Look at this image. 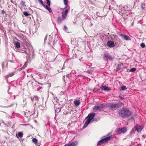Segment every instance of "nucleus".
I'll return each mask as SVG.
<instances>
[{"instance_id": "33", "label": "nucleus", "mask_w": 146, "mask_h": 146, "mask_svg": "<svg viewBox=\"0 0 146 146\" xmlns=\"http://www.w3.org/2000/svg\"><path fill=\"white\" fill-rule=\"evenodd\" d=\"M102 143H103V142L101 139L98 141V143L97 145H101V144H102Z\"/></svg>"}, {"instance_id": "38", "label": "nucleus", "mask_w": 146, "mask_h": 146, "mask_svg": "<svg viewBox=\"0 0 146 146\" xmlns=\"http://www.w3.org/2000/svg\"><path fill=\"white\" fill-rule=\"evenodd\" d=\"M134 133V131L133 130V129H132L131 131L130 132V135H132V134Z\"/></svg>"}, {"instance_id": "39", "label": "nucleus", "mask_w": 146, "mask_h": 146, "mask_svg": "<svg viewBox=\"0 0 146 146\" xmlns=\"http://www.w3.org/2000/svg\"><path fill=\"white\" fill-rule=\"evenodd\" d=\"M99 15V12H97L96 13V15L99 17H102V16H100Z\"/></svg>"}, {"instance_id": "21", "label": "nucleus", "mask_w": 146, "mask_h": 146, "mask_svg": "<svg viewBox=\"0 0 146 146\" xmlns=\"http://www.w3.org/2000/svg\"><path fill=\"white\" fill-rule=\"evenodd\" d=\"M15 46L17 48H20V43L19 42H17L15 44Z\"/></svg>"}, {"instance_id": "44", "label": "nucleus", "mask_w": 146, "mask_h": 146, "mask_svg": "<svg viewBox=\"0 0 146 146\" xmlns=\"http://www.w3.org/2000/svg\"><path fill=\"white\" fill-rule=\"evenodd\" d=\"M46 40H47V36H46V37H45V38H44V43H45L46 41Z\"/></svg>"}, {"instance_id": "23", "label": "nucleus", "mask_w": 146, "mask_h": 146, "mask_svg": "<svg viewBox=\"0 0 146 146\" xmlns=\"http://www.w3.org/2000/svg\"><path fill=\"white\" fill-rule=\"evenodd\" d=\"M55 111L56 112L58 113L61 111V109L60 108H57L55 109Z\"/></svg>"}, {"instance_id": "32", "label": "nucleus", "mask_w": 146, "mask_h": 146, "mask_svg": "<svg viewBox=\"0 0 146 146\" xmlns=\"http://www.w3.org/2000/svg\"><path fill=\"white\" fill-rule=\"evenodd\" d=\"M100 90V89H98L96 88H94V89L93 91L94 92H97L99 91Z\"/></svg>"}, {"instance_id": "15", "label": "nucleus", "mask_w": 146, "mask_h": 146, "mask_svg": "<svg viewBox=\"0 0 146 146\" xmlns=\"http://www.w3.org/2000/svg\"><path fill=\"white\" fill-rule=\"evenodd\" d=\"M108 46L110 47H113L115 46L113 42L111 40L108 41L107 43Z\"/></svg>"}, {"instance_id": "4", "label": "nucleus", "mask_w": 146, "mask_h": 146, "mask_svg": "<svg viewBox=\"0 0 146 146\" xmlns=\"http://www.w3.org/2000/svg\"><path fill=\"white\" fill-rule=\"evenodd\" d=\"M24 52L26 54L27 57H30L32 56V57L33 58L34 56V51L33 49L31 50L29 48H28L26 51H24Z\"/></svg>"}, {"instance_id": "41", "label": "nucleus", "mask_w": 146, "mask_h": 146, "mask_svg": "<svg viewBox=\"0 0 146 146\" xmlns=\"http://www.w3.org/2000/svg\"><path fill=\"white\" fill-rule=\"evenodd\" d=\"M42 6L46 9H47L48 7V6H47V5H46L44 4Z\"/></svg>"}, {"instance_id": "10", "label": "nucleus", "mask_w": 146, "mask_h": 146, "mask_svg": "<svg viewBox=\"0 0 146 146\" xmlns=\"http://www.w3.org/2000/svg\"><path fill=\"white\" fill-rule=\"evenodd\" d=\"M119 36H121L122 38L126 40H131V38L130 37L126 35L123 34H120Z\"/></svg>"}, {"instance_id": "43", "label": "nucleus", "mask_w": 146, "mask_h": 146, "mask_svg": "<svg viewBox=\"0 0 146 146\" xmlns=\"http://www.w3.org/2000/svg\"><path fill=\"white\" fill-rule=\"evenodd\" d=\"M97 120V119L96 117L93 118L92 119L93 121H96Z\"/></svg>"}, {"instance_id": "2", "label": "nucleus", "mask_w": 146, "mask_h": 146, "mask_svg": "<svg viewBox=\"0 0 146 146\" xmlns=\"http://www.w3.org/2000/svg\"><path fill=\"white\" fill-rule=\"evenodd\" d=\"M123 105V103L122 102L117 104L111 103L108 104V107L110 110H116L121 107Z\"/></svg>"}, {"instance_id": "22", "label": "nucleus", "mask_w": 146, "mask_h": 146, "mask_svg": "<svg viewBox=\"0 0 146 146\" xmlns=\"http://www.w3.org/2000/svg\"><path fill=\"white\" fill-rule=\"evenodd\" d=\"M18 136L20 137H22L23 136V133L22 132H19L18 133Z\"/></svg>"}, {"instance_id": "9", "label": "nucleus", "mask_w": 146, "mask_h": 146, "mask_svg": "<svg viewBox=\"0 0 146 146\" xmlns=\"http://www.w3.org/2000/svg\"><path fill=\"white\" fill-rule=\"evenodd\" d=\"M104 105L102 104H100L98 106H95L93 108V110L95 111H100L104 108Z\"/></svg>"}, {"instance_id": "28", "label": "nucleus", "mask_w": 146, "mask_h": 146, "mask_svg": "<svg viewBox=\"0 0 146 146\" xmlns=\"http://www.w3.org/2000/svg\"><path fill=\"white\" fill-rule=\"evenodd\" d=\"M32 141L33 142L35 143H37V139L36 138H33L32 139Z\"/></svg>"}, {"instance_id": "7", "label": "nucleus", "mask_w": 146, "mask_h": 146, "mask_svg": "<svg viewBox=\"0 0 146 146\" xmlns=\"http://www.w3.org/2000/svg\"><path fill=\"white\" fill-rule=\"evenodd\" d=\"M126 131V128L125 127H124L121 128H117L115 131V132L120 134L121 133H125Z\"/></svg>"}, {"instance_id": "11", "label": "nucleus", "mask_w": 146, "mask_h": 146, "mask_svg": "<svg viewBox=\"0 0 146 146\" xmlns=\"http://www.w3.org/2000/svg\"><path fill=\"white\" fill-rule=\"evenodd\" d=\"M65 19L64 18H62V17H58L57 18V22L58 24H60Z\"/></svg>"}, {"instance_id": "3", "label": "nucleus", "mask_w": 146, "mask_h": 146, "mask_svg": "<svg viewBox=\"0 0 146 146\" xmlns=\"http://www.w3.org/2000/svg\"><path fill=\"white\" fill-rule=\"evenodd\" d=\"M95 113H91L89 114L86 117V118H87L88 117V118L85 123L84 125L83 126V127L84 128H85L87 127L91 120L95 116Z\"/></svg>"}, {"instance_id": "36", "label": "nucleus", "mask_w": 146, "mask_h": 146, "mask_svg": "<svg viewBox=\"0 0 146 146\" xmlns=\"http://www.w3.org/2000/svg\"><path fill=\"white\" fill-rule=\"evenodd\" d=\"M40 3L43 5L44 4L43 1L42 0H38Z\"/></svg>"}, {"instance_id": "24", "label": "nucleus", "mask_w": 146, "mask_h": 146, "mask_svg": "<svg viewBox=\"0 0 146 146\" xmlns=\"http://www.w3.org/2000/svg\"><path fill=\"white\" fill-rule=\"evenodd\" d=\"M68 29V28H67V27H66V26H64V28L63 29V30L64 31L66 32L67 33H69V32H68L67 31V30Z\"/></svg>"}, {"instance_id": "30", "label": "nucleus", "mask_w": 146, "mask_h": 146, "mask_svg": "<svg viewBox=\"0 0 146 146\" xmlns=\"http://www.w3.org/2000/svg\"><path fill=\"white\" fill-rule=\"evenodd\" d=\"M140 46L142 48H144L145 46V44L144 43H142L141 44Z\"/></svg>"}, {"instance_id": "13", "label": "nucleus", "mask_w": 146, "mask_h": 146, "mask_svg": "<svg viewBox=\"0 0 146 146\" xmlns=\"http://www.w3.org/2000/svg\"><path fill=\"white\" fill-rule=\"evenodd\" d=\"M78 144L77 141H75L72 142L69 145L66 144L64 146H76Z\"/></svg>"}, {"instance_id": "27", "label": "nucleus", "mask_w": 146, "mask_h": 146, "mask_svg": "<svg viewBox=\"0 0 146 146\" xmlns=\"http://www.w3.org/2000/svg\"><path fill=\"white\" fill-rule=\"evenodd\" d=\"M121 90H122L123 91H124L126 89H127L126 87L124 86H121Z\"/></svg>"}, {"instance_id": "48", "label": "nucleus", "mask_w": 146, "mask_h": 146, "mask_svg": "<svg viewBox=\"0 0 146 146\" xmlns=\"http://www.w3.org/2000/svg\"><path fill=\"white\" fill-rule=\"evenodd\" d=\"M132 146L131 145V146Z\"/></svg>"}, {"instance_id": "26", "label": "nucleus", "mask_w": 146, "mask_h": 146, "mask_svg": "<svg viewBox=\"0 0 146 146\" xmlns=\"http://www.w3.org/2000/svg\"><path fill=\"white\" fill-rule=\"evenodd\" d=\"M136 70V68H133L129 70V72H135Z\"/></svg>"}, {"instance_id": "25", "label": "nucleus", "mask_w": 146, "mask_h": 146, "mask_svg": "<svg viewBox=\"0 0 146 146\" xmlns=\"http://www.w3.org/2000/svg\"><path fill=\"white\" fill-rule=\"evenodd\" d=\"M121 67L120 65L119 64H118L117 66V67L116 68V70H120L121 69Z\"/></svg>"}, {"instance_id": "1", "label": "nucleus", "mask_w": 146, "mask_h": 146, "mask_svg": "<svg viewBox=\"0 0 146 146\" xmlns=\"http://www.w3.org/2000/svg\"><path fill=\"white\" fill-rule=\"evenodd\" d=\"M119 115L123 118L127 117L132 114V112L128 109H120L118 110Z\"/></svg>"}, {"instance_id": "35", "label": "nucleus", "mask_w": 146, "mask_h": 146, "mask_svg": "<svg viewBox=\"0 0 146 146\" xmlns=\"http://www.w3.org/2000/svg\"><path fill=\"white\" fill-rule=\"evenodd\" d=\"M49 12V13H51L52 12V10L51 8L50 7H48V8L46 9Z\"/></svg>"}, {"instance_id": "5", "label": "nucleus", "mask_w": 146, "mask_h": 146, "mask_svg": "<svg viewBox=\"0 0 146 146\" xmlns=\"http://www.w3.org/2000/svg\"><path fill=\"white\" fill-rule=\"evenodd\" d=\"M65 9V10L64 11H63L62 12V18L65 19L67 17L68 10L70 9L69 7V6H66L63 9Z\"/></svg>"}, {"instance_id": "46", "label": "nucleus", "mask_w": 146, "mask_h": 146, "mask_svg": "<svg viewBox=\"0 0 146 146\" xmlns=\"http://www.w3.org/2000/svg\"><path fill=\"white\" fill-rule=\"evenodd\" d=\"M36 146H40V145L38 144L37 143H36Z\"/></svg>"}, {"instance_id": "18", "label": "nucleus", "mask_w": 146, "mask_h": 146, "mask_svg": "<svg viewBox=\"0 0 146 146\" xmlns=\"http://www.w3.org/2000/svg\"><path fill=\"white\" fill-rule=\"evenodd\" d=\"M74 104L75 106H79L80 104V102L79 100H75L74 102Z\"/></svg>"}, {"instance_id": "16", "label": "nucleus", "mask_w": 146, "mask_h": 146, "mask_svg": "<svg viewBox=\"0 0 146 146\" xmlns=\"http://www.w3.org/2000/svg\"><path fill=\"white\" fill-rule=\"evenodd\" d=\"M141 8L142 9L146 11V1H145L144 3H142Z\"/></svg>"}, {"instance_id": "45", "label": "nucleus", "mask_w": 146, "mask_h": 146, "mask_svg": "<svg viewBox=\"0 0 146 146\" xmlns=\"http://www.w3.org/2000/svg\"><path fill=\"white\" fill-rule=\"evenodd\" d=\"M87 72L88 73H90V71L89 70H88L87 71Z\"/></svg>"}, {"instance_id": "8", "label": "nucleus", "mask_w": 146, "mask_h": 146, "mask_svg": "<svg viewBox=\"0 0 146 146\" xmlns=\"http://www.w3.org/2000/svg\"><path fill=\"white\" fill-rule=\"evenodd\" d=\"M111 133H110L106 136L104 137V138L101 139L103 143L110 140L111 139Z\"/></svg>"}, {"instance_id": "14", "label": "nucleus", "mask_w": 146, "mask_h": 146, "mask_svg": "<svg viewBox=\"0 0 146 146\" xmlns=\"http://www.w3.org/2000/svg\"><path fill=\"white\" fill-rule=\"evenodd\" d=\"M135 127L136 130L139 133L141 131L142 128L141 126H139L138 125H137L135 126Z\"/></svg>"}, {"instance_id": "6", "label": "nucleus", "mask_w": 146, "mask_h": 146, "mask_svg": "<svg viewBox=\"0 0 146 146\" xmlns=\"http://www.w3.org/2000/svg\"><path fill=\"white\" fill-rule=\"evenodd\" d=\"M103 59L105 61H108V60H112L113 58L108 53H104L103 55H102Z\"/></svg>"}, {"instance_id": "34", "label": "nucleus", "mask_w": 146, "mask_h": 146, "mask_svg": "<svg viewBox=\"0 0 146 146\" xmlns=\"http://www.w3.org/2000/svg\"><path fill=\"white\" fill-rule=\"evenodd\" d=\"M46 1L48 5L50 6V3L49 0H46Z\"/></svg>"}, {"instance_id": "29", "label": "nucleus", "mask_w": 146, "mask_h": 146, "mask_svg": "<svg viewBox=\"0 0 146 146\" xmlns=\"http://www.w3.org/2000/svg\"><path fill=\"white\" fill-rule=\"evenodd\" d=\"M64 4L66 5L68 3V0H64Z\"/></svg>"}, {"instance_id": "40", "label": "nucleus", "mask_w": 146, "mask_h": 146, "mask_svg": "<svg viewBox=\"0 0 146 146\" xmlns=\"http://www.w3.org/2000/svg\"><path fill=\"white\" fill-rule=\"evenodd\" d=\"M124 96L122 95H120L119 96V97L121 100H122Z\"/></svg>"}, {"instance_id": "47", "label": "nucleus", "mask_w": 146, "mask_h": 146, "mask_svg": "<svg viewBox=\"0 0 146 146\" xmlns=\"http://www.w3.org/2000/svg\"><path fill=\"white\" fill-rule=\"evenodd\" d=\"M22 3H23V5H24V3H25L24 2H23V1H22Z\"/></svg>"}, {"instance_id": "20", "label": "nucleus", "mask_w": 146, "mask_h": 146, "mask_svg": "<svg viewBox=\"0 0 146 146\" xmlns=\"http://www.w3.org/2000/svg\"><path fill=\"white\" fill-rule=\"evenodd\" d=\"M27 66V63L25 62V64L23 65V66L21 68L18 69L19 71H20L21 70L24 69Z\"/></svg>"}, {"instance_id": "31", "label": "nucleus", "mask_w": 146, "mask_h": 146, "mask_svg": "<svg viewBox=\"0 0 146 146\" xmlns=\"http://www.w3.org/2000/svg\"><path fill=\"white\" fill-rule=\"evenodd\" d=\"M23 14L25 16H28L29 15V14L27 12H24Z\"/></svg>"}, {"instance_id": "19", "label": "nucleus", "mask_w": 146, "mask_h": 146, "mask_svg": "<svg viewBox=\"0 0 146 146\" xmlns=\"http://www.w3.org/2000/svg\"><path fill=\"white\" fill-rule=\"evenodd\" d=\"M31 99L32 101H33L34 100L36 101H38V98L36 96H35L33 97V98H31Z\"/></svg>"}, {"instance_id": "37", "label": "nucleus", "mask_w": 146, "mask_h": 146, "mask_svg": "<svg viewBox=\"0 0 146 146\" xmlns=\"http://www.w3.org/2000/svg\"><path fill=\"white\" fill-rule=\"evenodd\" d=\"M14 75L13 73H11L8 74V76L11 77L13 76Z\"/></svg>"}, {"instance_id": "12", "label": "nucleus", "mask_w": 146, "mask_h": 146, "mask_svg": "<svg viewBox=\"0 0 146 146\" xmlns=\"http://www.w3.org/2000/svg\"><path fill=\"white\" fill-rule=\"evenodd\" d=\"M100 88L102 90L106 91H110L111 90V89L109 87L106 86H102L100 87Z\"/></svg>"}, {"instance_id": "17", "label": "nucleus", "mask_w": 146, "mask_h": 146, "mask_svg": "<svg viewBox=\"0 0 146 146\" xmlns=\"http://www.w3.org/2000/svg\"><path fill=\"white\" fill-rule=\"evenodd\" d=\"M48 45L51 47L52 46L51 44V43L53 40V39L52 37H50L48 38Z\"/></svg>"}, {"instance_id": "42", "label": "nucleus", "mask_w": 146, "mask_h": 146, "mask_svg": "<svg viewBox=\"0 0 146 146\" xmlns=\"http://www.w3.org/2000/svg\"><path fill=\"white\" fill-rule=\"evenodd\" d=\"M5 13V11L4 10H2L1 11V14H4V13Z\"/></svg>"}]
</instances>
